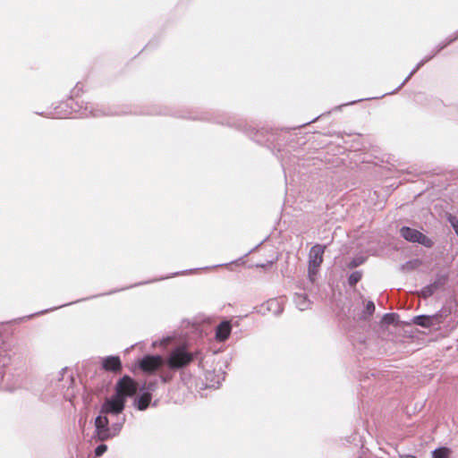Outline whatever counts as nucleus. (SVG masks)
I'll use <instances>...</instances> for the list:
<instances>
[{
	"instance_id": "obj_1",
	"label": "nucleus",
	"mask_w": 458,
	"mask_h": 458,
	"mask_svg": "<svg viewBox=\"0 0 458 458\" xmlns=\"http://www.w3.org/2000/svg\"><path fill=\"white\" fill-rule=\"evenodd\" d=\"M73 114H77L80 117H101L105 115L125 114L127 112L111 107H99L94 103H84L82 100H75L70 98L66 101L60 103L48 113H38L40 115L57 119L67 118Z\"/></svg>"
},
{
	"instance_id": "obj_2",
	"label": "nucleus",
	"mask_w": 458,
	"mask_h": 458,
	"mask_svg": "<svg viewBox=\"0 0 458 458\" xmlns=\"http://www.w3.org/2000/svg\"><path fill=\"white\" fill-rule=\"evenodd\" d=\"M126 421V416L123 415L113 422H110L109 417L99 413L94 420L95 430L92 435V440L105 442L117 437Z\"/></svg>"
},
{
	"instance_id": "obj_3",
	"label": "nucleus",
	"mask_w": 458,
	"mask_h": 458,
	"mask_svg": "<svg viewBox=\"0 0 458 458\" xmlns=\"http://www.w3.org/2000/svg\"><path fill=\"white\" fill-rule=\"evenodd\" d=\"M196 354L189 352L184 345L174 347L165 358V365L170 370L185 368L195 360Z\"/></svg>"
},
{
	"instance_id": "obj_4",
	"label": "nucleus",
	"mask_w": 458,
	"mask_h": 458,
	"mask_svg": "<svg viewBox=\"0 0 458 458\" xmlns=\"http://www.w3.org/2000/svg\"><path fill=\"white\" fill-rule=\"evenodd\" d=\"M126 401L120 395L114 394L106 398L100 407L99 413L106 417H118L124 415L123 413L125 408Z\"/></svg>"
},
{
	"instance_id": "obj_5",
	"label": "nucleus",
	"mask_w": 458,
	"mask_h": 458,
	"mask_svg": "<svg viewBox=\"0 0 458 458\" xmlns=\"http://www.w3.org/2000/svg\"><path fill=\"white\" fill-rule=\"evenodd\" d=\"M325 249V245L315 244L310 250L308 275L310 281H313V276L318 273V268L323 262Z\"/></svg>"
},
{
	"instance_id": "obj_6",
	"label": "nucleus",
	"mask_w": 458,
	"mask_h": 458,
	"mask_svg": "<svg viewBox=\"0 0 458 458\" xmlns=\"http://www.w3.org/2000/svg\"><path fill=\"white\" fill-rule=\"evenodd\" d=\"M400 235L407 242H417L427 248H431L434 245V242L429 237L423 234L419 230L409 226L401 227Z\"/></svg>"
},
{
	"instance_id": "obj_7",
	"label": "nucleus",
	"mask_w": 458,
	"mask_h": 458,
	"mask_svg": "<svg viewBox=\"0 0 458 458\" xmlns=\"http://www.w3.org/2000/svg\"><path fill=\"white\" fill-rule=\"evenodd\" d=\"M137 391V383L128 375H124L120 378L114 386V394L120 395L125 401L128 397L135 395Z\"/></svg>"
},
{
	"instance_id": "obj_8",
	"label": "nucleus",
	"mask_w": 458,
	"mask_h": 458,
	"mask_svg": "<svg viewBox=\"0 0 458 458\" xmlns=\"http://www.w3.org/2000/svg\"><path fill=\"white\" fill-rule=\"evenodd\" d=\"M186 272L187 271L175 272V273H173L171 276H165V277H161L159 279H153V280H148V281H146V282H140V283H137V284H134L132 285H130V286H127V287H123V288H121V289H118V290H112V291H110L108 293H101V294L94 295L92 297H89V299L90 298H97V297L104 296V295L113 294V293H115L120 292V291H123V290L130 289V288H132V287H135V286L142 285L144 284H150V283H153V282H156V281L170 278V277H173V276H175L184 275ZM86 300H89V298H84V299H81V300H78V301H72V302H69V303H66V304L60 305L58 307L51 308V309H49V310H57L59 308H62V307H64V306H67V305H71V304H73V303H77L79 301H86ZM47 311H48V310L41 311L39 313L43 314V313L47 312Z\"/></svg>"
},
{
	"instance_id": "obj_9",
	"label": "nucleus",
	"mask_w": 458,
	"mask_h": 458,
	"mask_svg": "<svg viewBox=\"0 0 458 458\" xmlns=\"http://www.w3.org/2000/svg\"><path fill=\"white\" fill-rule=\"evenodd\" d=\"M138 365L142 371L151 373L165 365V359L160 355H145Z\"/></svg>"
},
{
	"instance_id": "obj_10",
	"label": "nucleus",
	"mask_w": 458,
	"mask_h": 458,
	"mask_svg": "<svg viewBox=\"0 0 458 458\" xmlns=\"http://www.w3.org/2000/svg\"><path fill=\"white\" fill-rule=\"evenodd\" d=\"M448 274L437 273L435 280L420 290V296L424 299L431 297L437 290L443 288L448 281Z\"/></svg>"
},
{
	"instance_id": "obj_11",
	"label": "nucleus",
	"mask_w": 458,
	"mask_h": 458,
	"mask_svg": "<svg viewBox=\"0 0 458 458\" xmlns=\"http://www.w3.org/2000/svg\"><path fill=\"white\" fill-rule=\"evenodd\" d=\"M442 315L437 312L434 315H418L411 319L414 325L424 328H430L441 323Z\"/></svg>"
},
{
	"instance_id": "obj_12",
	"label": "nucleus",
	"mask_w": 458,
	"mask_h": 458,
	"mask_svg": "<svg viewBox=\"0 0 458 458\" xmlns=\"http://www.w3.org/2000/svg\"><path fill=\"white\" fill-rule=\"evenodd\" d=\"M244 132L255 142L259 144H264L271 140L272 134L267 130L261 129L256 130L249 126L245 129Z\"/></svg>"
},
{
	"instance_id": "obj_13",
	"label": "nucleus",
	"mask_w": 458,
	"mask_h": 458,
	"mask_svg": "<svg viewBox=\"0 0 458 458\" xmlns=\"http://www.w3.org/2000/svg\"><path fill=\"white\" fill-rule=\"evenodd\" d=\"M102 369L106 371L120 372L122 369V362L119 356L111 355L103 358Z\"/></svg>"
},
{
	"instance_id": "obj_14",
	"label": "nucleus",
	"mask_w": 458,
	"mask_h": 458,
	"mask_svg": "<svg viewBox=\"0 0 458 458\" xmlns=\"http://www.w3.org/2000/svg\"><path fill=\"white\" fill-rule=\"evenodd\" d=\"M266 310L268 312H272L275 316L278 317L280 316L284 311V307L280 301L278 299H270L267 302L261 305L260 312L261 314L265 315L266 312L262 311V310Z\"/></svg>"
},
{
	"instance_id": "obj_15",
	"label": "nucleus",
	"mask_w": 458,
	"mask_h": 458,
	"mask_svg": "<svg viewBox=\"0 0 458 458\" xmlns=\"http://www.w3.org/2000/svg\"><path fill=\"white\" fill-rule=\"evenodd\" d=\"M232 325L229 320H223L220 322L216 328V339L218 342L226 341L231 334Z\"/></svg>"
},
{
	"instance_id": "obj_16",
	"label": "nucleus",
	"mask_w": 458,
	"mask_h": 458,
	"mask_svg": "<svg viewBox=\"0 0 458 458\" xmlns=\"http://www.w3.org/2000/svg\"><path fill=\"white\" fill-rule=\"evenodd\" d=\"M152 396L148 393L140 391V395L136 396L133 401V406L139 411H145L150 404Z\"/></svg>"
},
{
	"instance_id": "obj_17",
	"label": "nucleus",
	"mask_w": 458,
	"mask_h": 458,
	"mask_svg": "<svg viewBox=\"0 0 458 458\" xmlns=\"http://www.w3.org/2000/svg\"><path fill=\"white\" fill-rule=\"evenodd\" d=\"M431 59H432V55H428V56L424 57L422 60H420L416 64V66L411 71V72L408 74V76L403 80V81L395 89H394L391 92H388V94H394V93L397 92L417 72V71H419V69L420 67H422L427 62H428ZM385 95H387V93H386Z\"/></svg>"
},
{
	"instance_id": "obj_18",
	"label": "nucleus",
	"mask_w": 458,
	"mask_h": 458,
	"mask_svg": "<svg viewBox=\"0 0 458 458\" xmlns=\"http://www.w3.org/2000/svg\"><path fill=\"white\" fill-rule=\"evenodd\" d=\"M293 301L297 309L301 311L308 310L311 303L306 293H294Z\"/></svg>"
},
{
	"instance_id": "obj_19",
	"label": "nucleus",
	"mask_w": 458,
	"mask_h": 458,
	"mask_svg": "<svg viewBox=\"0 0 458 458\" xmlns=\"http://www.w3.org/2000/svg\"><path fill=\"white\" fill-rule=\"evenodd\" d=\"M458 39V30L455 31L453 35L446 38L443 42L439 43L436 47L432 50L429 55H432V58L437 55L442 49L446 47L448 45L453 43L454 41Z\"/></svg>"
},
{
	"instance_id": "obj_20",
	"label": "nucleus",
	"mask_w": 458,
	"mask_h": 458,
	"mask_svg": "<svg viewBox=\"0 0 458 458\" xmlns=\"http://www.w3.org/2000/svg\"><path fill=\"white\" fill-rule=\"evenodd\" d=\"M458 39V30L455 31L453 35L446 38L443 42L439 43L436 47L432 50L429 55H432V58L437 55L442 49L446 47L448 45L453 43L454 41Z\"/></svg>"
},
{
	"instance_id": "obj_21",
	"label": "nucleus",
	"mask_w": 458,
	"mask_h": 458,
	"mask_svg": "<svg viewBox=\"0 0 458 458\" xmlns=\"http://www.w3.org/2000/svg\"><path fill=\"white\" fill-rule=\"evenodd\" d=\"M450 454L448 447L441 446L432 451V458H449Z\"/></svg>"
},
{
	"instance_id": "obj_22",
	"label": "nucleus",
	"mask_w": 458,
	"mask_h": 458,
	"mask_svg": "<svg viewBox=\"0 0 458 458\" xmlns=\"http://www.w3.org/2000/svg\"><path fill=\"white\" fill-rule=\"evenodd\" d=\"M362 277V272L361 271H353L352 273L350 274L349 277H348V284L351 287L352 286H355L356 284L360 281Z\"/></svg>"
},
{
	"instance_id": "obj_23",
	"label": "nucleus",
	"mask_w": 458,
	"mask_h": 458,
	"mask_svg": "<svg viewBox=\"0 0 458 458\" xmlns=\"http://www.w3.org/2000/svg\"><path fill=\"white\" fill-rule=\"evenodd\" d=\"M366 261V258L364 256H356L352 258L347 264L348 268H355L360 265H362Z\"/></svg>"
},
{
	"instance_id": "obj_24",
	"label": "nucleus",
	"mask_w": 458,
	"mask_h": 458,
	"mask_svg": "<svg viewBox=\"0 0 458 458\" xmlns=\"http://www.w3.org/2000/svg\"><path fill=\"white\" fill-rule=\"evenodd\" d=\"M157 381H149L142 386L140 391H142L144 393H148L149 395L152 396V393L155 392L157 389Z\"/></svg>"
},
{
	"instance_id": "obj_25",
	"label": "nucleus",
	"mask_w": 458,
	"mask_h": 458,
	"mask_svg": "<svg viewBox=\"0 0 458 458\" xmlns=\"http://www.w3.org/2000/svg\"><path fill=\"white\" fill-rule=\"evenodd\" d=\"M397 317L398 316L395 313H386L383 317V322L387 325L394 324L395 323Z\"/></svg>"
},
{
	"instance_id": "obj_26",
	"label": "nucleus",
	"mask_w": 458,
	"mask_h": 458,
	"mask_svg": "<svg viewBox=\"0 0 458 458\" xmlns=\"http://www.w3.org/2000/svg\"><path fill=\"white\" fill-rule=\"evenodd\" d=\"M107 450V445L104 443L98 445L95 450H94V454L96 457H99L101 455H103Z\"/></svg>"
},
{
	"instance_id": "obj_27",
	"label": "nucleus",
	"mask_w": 458,
	"mask_h": 458,
	"mask_svg": "<svg viewBox=\"0 0 458 458\" xmlns=\"http://www.w3.org/2000/svg\"><path fill=\"white\" fill-rule=\"evenodd\" d=\"M375 311V304L373 301H369L367 302L365 306V313L369 316L372 315Z\"/></svg>"
},
{
	"instance_id": "obj_28",
	"label": "nucleus",
	"mask_w": 458,
	"mask_h": 458,
	"mask_svg": "<svg viewBox=\"0 0 458 458\" xmlns=\"http://www.w3.org/2000/svg\"><path fill=\"white\" fill-rule=\"evenodd\" d=\"M173 378V374L171 371H168V372H163L161 375H160V379L163 383H168L171 381V379Z\"/></svg>"
},
{
	"instance_id": "obj_29",
	"label": "nucleus",
	"mask_w": 458,
	"mask_h": 458,
	"mask_svg": "<svg viewBox=\"0 0 458 458\" xmlns=\"http://www.w3.org/2000/svg\"><path fill=\"white\" fill-rule=\"evenodd\" d=\"M449 223L451 224L452 227L454 228L456 235L458 236V219L455 216H450L448 218Z\"/></svg>"
},
{
	"instance_id": "obj_30",
	"label": "nucleus",
	"mask_w": 458,
	"mask_h": 458,
	"mask_svg": "<svg viewBox=\"0 0 458 458\" xmlns=\"http://www.w3.org/2000/svg\"><path fill=\"white\" fill-rule=\"evenodd\" d=\"M145 114H166L167 112L166 110H151V111H148V112H146Z\"/></svg>"
},
{
	"instance_id": "obj_31",
	"label": "nucleus",
	"mask_w": 458,
	"mask_h": 458,
	"mask_svg": "<svg viewBox=\"0 0 458 458\" xmlns=\"http://www.w3.org/2000/svg\"><path fill=\"white\" fill-rule=\"evenodd\" d=\"M67 371V368H63L60 371H59V377H58V380L61 381L63 379V377H64V374Z\"/></svg>"
},
{
	"instance_id": "obj_32",
	"label": "nucleus",
	"mask_w": 458,
	"mask_h": 458,
	"mask_svg": "<svg viewBox=\"0 0 458 458\" xmlns=\"http://www.w3.org/2000/svg\"><path fill=\"white\" fill-rule=\"evenodd\" d=\"M400 458H417L415 455L411 454H403L399 455Z\"/></svg>"
},
{
	"instance_id": "obj_33",
	"label": "nucleus",
	"mask_w": 458,
	"mask_h": 458,
	"mask_svg": "<svg viewBox=\"0 0 458 458\" xmlns=\"http://www.w3.org/2000/svg\"><path fill=\"white\" fill-rule=\"evenodd\" d=\"M181 117H184V118H190V119H193V120H196V119H199V120H205L206 118H203V117H197V116H186V115H180Z\"/></svg>"
},
{
	"instance_id": "obj_34",
	"label": "nucleus",
	"mask_w": 458,
	"mask_h": 458,
	"mask_svg": "<svg viewBox=\"0 0 458 458\" xmlns=\"http://www.w3.org/2000/svg\"><path fill=\"white\" fill-rule=\"evenodd\" d=\"M169 341H170V338H169V337H167V338H164V339L161 341L160 344H162V345H165Z\"/></svg>"
},
{
	"instance_id": "obj_35",
	"label": "nucleus",
	"mask_w": 458,
	"mask_h": 458,
	"mask_svg": "<svg viewBox=\"0 0 458 458\" xmlns=\"http://www.w3.org/2000/svg\"><path fill=\"white\" fill-rule=\"evenodd\" d=\"M362 100H363V98L358 99V100H353V101L350 102L349 104H355V103H357L359 101H362Z\"/></svg>"
},
{
	"instance_id": "obj_36",
	"label": "nucleus",
	"mask_w": 458,
	"mask_h": 458,
	"mask_svg": "<svg viewBox=\"0 0 458 458\" xmlns=\"http://www.w3.org/2000/svg\"><path fill=\"white\" fill-rule=\"evenodd\" d=\"M219 384H220V382H219V381H217V382H216V385H217V386H216V387H218ZM210 386L215 387V386H216V384H212V385H210Z\"/></svg>"
},
{
	"instance_id": "obj_37",
	"label": "nucleus",
	"mask_w": 458,
	"mask_h": 458,
	"mask_svg": "<svg viewBox=\"0 0 458 458\" xmlns=\"http://www.w3.org/2000/svg\"><path fill=\"white\" fill-rule=\"evenodd\" d=\"M317 119H318V118H315V119H313L312 121L307 122V123H305L303 125L310 124V123H312V122L316 121Z\"/></svg>"
},
{
	"instance_id": "obj_38",
	"label": "nucleus",
	"mask_w": 458,
	"mask_h": 458,
	"mask_svg": "<svg viewBox=\"0 0 458 458\" xmlns=\"http://www.w3.org/2000/svg\"><path fill=\"white\" fill-rule=\"evenodd\" d=\"M4 375L2 373V370H0V382L3 380Z\"/></svg>"
},
{
	"instance_id": "obj_39",
	"label": "nucleus",
	"mask_w": 458,
	"mask_h": 458,
	"mask_svg": "<svg viewBox=\"0 0 458 458\" xmlns=\"http://www.w3.org/2000/svg\"><path fill=\"white\" fill-rule=\"evenodd\" d=\"M410 265H411V262H410V261H407V263H406L404 266H403V267H410Z\"/></svg>"
},
{
	"instance_id": "obj_40",
	"label": "nucleus",
	"mask_w": 458,
	"mask_h": 458,
	"mask_svg": "<svg viewBox=\"0 0 458 458\" xmlns=\"http://www.w3.org/2000/svg\"><path fill=\"white\" fill-rule=\"evenodd\" d=\"M216 123H221V124L225 123L223 121H218V120L216 121Z\"/></svg>"
},
{
	"instance_id": "obj_41",
	"label": "nucleus",
	"mask_w": 458,
	"mask_h": 458,
	"mask_svg": "<svg viewBox=\"0 0 458 458\" xmlns=\"http://www.w3.org/2000/svg\"><path fill=\"white\" fill-rule=\"evenodd\" d=\"M75 90H79V89H78V85L76 86V88H74L73 92H74Z\"/></svg>"
}]
</instances>
